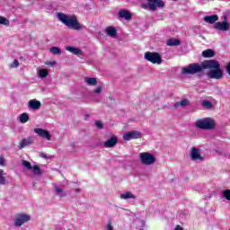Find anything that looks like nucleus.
Here are the masks:
<instances>
[{
	"label": "nucleus",
	"mask_w": 230,
	"mask_h": 230,
	"mask_svg": "<svg viewBox=\"0 0 230 230\" xmlns=\"http://www.w3.org/2000/svg\"><path fill=\"white\" fill-rule=\"evenodd\" d=\"M204 69H208L207 76L210 80H222L224 78V70L220 66V62L209 59L203 61Z\"/></svg>",
	"instance_id": "obj_1"
},
{
	"label": "nucleus",
	"mask_w": 230,
	"mask_h": 230,
	"mask_svg": "<svg viewBox=\"0 0 230 230\" xmlns=\"http://www.w3.org/2000/svg\"><path fill=\"white\" fill-rule=\"evenodd\" d=\"M58 19L62 22V24H65V26L70 30L80 31V30L84 29V25L78 22L75 16L68 15L64 13H58Z\"/></svg>",
	"instance_id": "obj_2"
},
{
	"label": "nucleus",
	"mask_w": 230,
	"mask_h": 230,
	"mask_svg": "<svg viewBox=\"0 0 230 230\" xmlns=\"http://www.w3.org/2000/svg\"><path fill=\"white\" fill-rule=\"evenodd\" d=\"M195 127L200 130H214L217 122L210 118L199 119L195 122Z\"/></svg>",
	"instance_id": "obj_3"
},
{
	"label": "nucleus",
	"mask_w": 230,
	"mask_h": 230,
	"mask_svg": "<svg viewBox=\"0 0 230 230\" xmlns=\"http://www.w3.org/2000/svg\"><path fill=\"white\" fill-rule=\"evenodd\" d=\"M204 69H206L204 68V61L201 64L192 63L181 68V75H197V73H202Z\"/></svg>",
	"instance_id": "obj_4"
},
{
	"label": "nucleus",
	"mask_w": 230,
	"mask_h": 230,
	"mask_svg": "<svg viewBox=\"0 0 230 230\" xmlns=\"http://www.w3.org/2000/svg\"><path fill=\"white\" fill-rule=\"evenodd\" d=\"M148 4H143L142 8L155 12L157 8H164V1L163 0H146Z\"/></svg>",
	"instance_id": "obj_5"
},
{
	"label": "nucleus",
	"mask_w": 230,
	"mask_h": 230,
	"mask_svg": "<svg viewBox=\"0 0 230 230\" xmlns=\"http://www.w3.org/2000/svg\"><path fill=\"white\" fill-rule=\"evenodd\" d=\"M140 163L145 164L146 166H152V164H155V156L152 155V153L144 152L139 154Z\"/></svg>",
	"instance_id": "obj_6"
},
{
	"label": "nucleus",
	"mask_w": 230,
	"mask_h": 230,
	"mask_svg": "<svg viewBox=\"0 0 230 230\" xmlns=\"http://www.w3.org/2000/svg\"><path fill=\"white\" fill-rule=\"evenodd\" d=\"M144 58H146V60H147L148 62H151V64H158V66L163 64L161 54L157 52H146L144 55Z\"/></svg>",
	"instance_id": "obj_7"
},
{
	"label": "nucleus",
	"mask_w": 230,
	"mask_h": 230,
	"mask_svg": "<svg viewBox=\"0 0 230 230\" xmlns=\"http://www.w3.org/2000/svg\"><path fill=\"white\" fill-rule=\"evenodd\" d=\"M22 164L24 168H26V170H29V172H32L34 177H40V175H42V170H40V166H32L31 163L26 160H22Z\"/></svg>",
	"instance_id": "obj_8"
},
{
	"label": "nucleus",
	"mask_w": 230,
	"mask_h": 230,
	"mask_svg": "<svg viewBox=\"0 0 230 230\" xmlns=\"http://www.w3.org/2000/svg\"><path fill=\"white\" fill-rule=\"evenodd\" d=\"M30 220H31V216L25 213H20L14 219V226L15 227H21V226L26 224V222H30Z\"/></svg>",
	"instance_id": "obj_9"
},
{
	"label": "nucleus",
	"mask_w": 230,
	"mask_h": 230,
	"mask_svg": "<svg viewBox=\"0 0 230 230\" xmlns=\"http://www.w3.org/2000/svg\"><path fill=\"white\" fill-rule=\"evenodd\" d=\"M214 30L217 31H229L230 30V24L229 22L227 21H223V22H217L213 25Z\"/></svg>",
	"instance_id": "obj_10"
},
{
	"label": "nucleus",
	"mask_w": 230,
	"mask_h": 230,
	"mask_svg": "<svg viewBox=\"0 0 230 230\" xmlns=\"http://www.w3.org/2000/svg\"><path fill=\"white\" fill-rule=\"evenodd\" d=\"M190 158L191 161H204V156L200 154V149L197 147L190 148Z\"/></svg>",
	"instance_id": "obj_11"
},
{
	"label": "nucleus",
	"mask_w": 230,
	"mask_h": 230,
	"mask_svg": "<svg viewBox=\"0 0 230 230\" xmlns=\"http://www.w3.org/2000/svg\"><path fill=\"white\" fill-rule=\"evenodd\" d=\"M143 134L139 131H129L123 135L124 141H130L132 139H141Z\"/></svg>",
	"instance_id": "obj_12"
},
{
	"label": "nucleus",
	"mask_w": 230,
	"mask_h": 230,
	"mask_svg": "<svg viewBox=\"0 0 230 230\" xmlns=\"http://www.w3.org/2000/svg\"><path fill=\"white\" fill-rule=\"evenodd\" d=\"M34 132L40 137H43V139H48V141H51V134H49V131H48V129L36 128H34Z\"/></svg>",
	"instance_id": "obj_13"
},
{
	"label": "nucleus",
	"mask_w": 230,
	"mask_h": 230,
	"mask_svg": "<svg viewBox=\"0 0 230 230\" xmlns=\"http://www.w3.org/2000/svg\"><path fill=\"white\" fill-rule=\"evenodd\" d=\"M118 145V137L112 135L110 139L103 143L104 148H114V146Z\"/></svg>",
	"instance_id": "obj_14"
},
{
	"label": "nucleus",
	"mask_w": 230,
	"mask_h": 230,
	"mask_svg": "<svg viewBox=\"0 0 230 230\" xmlns=\"http://www.w3.org/2000/svg\"><path fill=\"white\" fill-rule=\"evenodd\" d=\"M118 15L120 19H125L126 21H130L132 19V13L128 10H120Z\"/></svg>",
	"instance_id": "obj_15"
},
{
	"label": "nucleus",
	"mask_w": 230,
	"mask_h": 230,
	"mask_svg": "<svg viewBox=\"0 0 230 230\" xmlns=\"http://www.w3.org/2000/svg\"><path fill=\"white\" fill-rule=\"evenodd\" d=\"M42 107V103L40 101L35 99L29 101V109H32L33 111H39Z\"/></svg>",
	"instance_id": "obj_16"
},
{
	"label": "nucleus",
	"mask_w": 230,
	"mask_h": 230,
	"mask_svg": "<svg viewBox=\"0 0 230 230\" xmlns=\"http://www.w3.org/2000/svg\"><path fill=\"white\" fill-rule=\"evenodd\" d=\"M34 141L35 139L33 137H28L27 138L22 140L19 148H25V146H30V145H31Z\"/></svg>",
	"instance_id": "obj_17"
},
{
	"label": "nucleus",
	"mask_w": 230,
	"mask_h": 230,
	"mask_svg": "<svg viewBox=\"0 0 230 230\" xmlns=\"http://www.w3.org/2000/svg\"><path fill=\"white\" fill-rule=\"evenodd\" d=\"M105 32L109 37H111V39H116V37H118V31H116V28L112 26L107 27Z\"/></svg>",
	"instance_id": "obj_18"
},
{
	"label": "nucleus",
	"mask_w": 230,
	"mask_h": 230,
	"mask_svg": "<svg viewBox=\"0 0 230 230\" xmlns=\"http://www.w3.org/2000/svg\"><path fill=\"white\" fill-rule=\"evenodd\" d=\"M203 20L205 21V22H208V24H215L217 21H218V15H207L203 18Z\"/></svg>",
	"instance_id": "obj_19"
},
{
	"label": "nucleus",
	"mask_w": 230,
	"mask_h": 230,
	"mask_svg": "<svg viewBox=\"0 0 230 230\" xmlns=\"http://www.w3.org/2000/svg\"><path fill=\"white\" fill-rule=\"evenodd\" d=\"M190 105V100L183 99L180 102H177L173 104L174 109H179V107H189Z\"/></svg>",
	"instance_id": "obj_20"
},
{
	"label": "nucleus",
	"mask_w": 230,
	"mask_h": 230,
	"mask_svg": "<svg viewBox=\"0 0 230 230\" xmlns=\"http://www.w3.org/2000/svg\"><path fill=\"white\" fill-rule=\"evenodd\" d=\"M8 178V174L4 172L3 169H0V184L1 186H4L6 184V179Z\"/></svg>",
	"instance_id": "obj_21"
},
{
	"label": "nucleus",
	"mask_w": 230,
	"mask_h": 230,
	"mask_svg": "<svg viewBox=\"0 0 230 230\" xmlns=\"http://www.w3.org/2000/svg\"><path fill=\"white\" fill-rule=\"evenodd\" d=\"M66 51L73 53V55H82V50L75 47H66Z\"/></svg>",
	"instance_id": "obj_22"
},
{
	"label": "nucleus",
	"mask_w": 230,
	"mask_h": 230,
	"mask_svg": "<svg viewBox=\"0 0 230 230\" xmlns=\"http://www.w3.org/2000/svg\"><path fill=\"white\" fill-rule=\"evenodd\" d=\"M214 56L215 51H213L211 49H206L202 52V57H204V58H212Z\"/></svg>",
	"instance_id": "obj_23"
},
{
	"label": "nucleus",
	"mask_w": 230,
	"mask_h": 230,
	"mask_svg": "<svg viewBox=\"0 0 230 230\" xmlns=\"http://www.w3.org/2000/svg\"><path fill=\"white\" fill-rule=\"evenodd\" d=\"M166 45L170 47L181 46V40L170 39L166 41Z\"/></svg>",
	"instance_id": "obj_24"
},
{
	"label": "nucleus",
	"mask_w": 230,
	"mask_h": 230,
	"mask_svg": "<svg viewBox=\"0 0 230 230\" xmlns=\"http://www.w3.org/2000/svg\"><path fill=\"white\" fill-rule=\"evenodd\" d=\"M84 82L88 85H97L98 84V80H96L95 77H85Z\"/></svg>",
	"instance_id": "obj_25"
},
{
	"label": "nucleus",
	"mask_w": 230,
	"mask_h": 230,
	"mask_svg": "<svg viewBox=\"0 0 230 230\" xmlns=\"http://www.w3.org/2000/svg\"><path fill=\"white\" fill-rule=\"evenodd\" d=\"M120 199H122L123 200H127L128 199H136V195H134L130 191H128L126 193L120 194Z\"/></svg>",
	"instance_id": "obj_26"
},
{
	"label": "nucleus",
	"mask_w": 230,
	"mask_h": 230,
	"mask_svg": "<svg viewBox=\"0 0 230 230\" xmlns=\"http://www.w3.org/2000/svg\"><path fill=\"white\" fill-rule=\"evenodd\" d=\"M56 194L60 197V199H64V197H66V194L64 192V189L59 188L58 186H55L54 187Z\"/></svg>",
	"instance_id": "obj_27"
},
{
	"label": "nucleus",
	"mask_w": 230,
	"mask_h": 230,
	"mask_svg": "<svg viewBox=\"0 0 230 230\" xmlns=\"http://www.w3.org/2000/svg\"><path fill=\"white\" fill-rule=\"evenodd\" d=\"M20 121L22 123H28V121H30V116L28 115V113H22L20 115Z\"/></svg>",
	"instance_id": "obj_28"
},
{
	"label": "nucleus",
	"mask_w": 230,
	"mask_h": 230,
	"mask_svg": "<svg viewBox=\"0 0 230 230\" xmlns=\"http://www.w3.org/2000/svg\"><path fill=\"white\" fill-rule=\"evenodd\" d=\"M202 107L205 109L211 110L213 109V103L210 101L205 100L202 102Z\"/></svg>",
	"instance_id": "obj_29"
},
{
	"label": "nucleus",
	"mask_w": 230,
	"mask_h": 230,
	"mask_svg": "<svg viewBox=\"0 0 230 230\" xmlns=\"http://www.w3.org/2000/svg\"><path fill=\"white\" fill-rule=\"evenodd\" d=\"M49 51L52 53V55H62V50L58 47L50 48Z\"/></svg>",
	"instance_id": "obj_30"
},
{
	"label": "nucleus",
	"mask_w": 230,
	"mask_h": 230,
	"mask_svg": "<svg viewBox=\"0 0 230 230\" xmlns=\"http://www.w3.org/2000/svg\"><path fill=\"white\" fill-rule=\"evenodd\" d=\"M39 75L40 78H46L49 75V72L47 69H40Z\"/></svg>",
	"instance_id": "obj_31"
},
{
	"label": "nucleus",
	"mask_w": 230,
	"mask_h": 230,
	"mask_svg": "<svg viewBox=\"0 0 230 230\" xmlns=\"http://www.w3.org/2000/svg\"><path fill=\"white\" fill-rule=\"evenodd\" d=\"M0 24H3L4 26H10V21L5 17L0 16Z\"/></svg>",
	"instance_id": "obj_32"
},
{
	"label": "nucleus",
	"mask_w": 230,
	"mask_h": 230,
	"mask_svg": "<svg viewBox=\"0 0 230 230\" xmlns=\"http://www.w3.org/2000/svg\"><path fill=\"white\" fill-rule=\"evenodd\" d=\"M19 66V60L14 59L13 61V63L11 65H9V67H11V69H15Z\"/></svg>",
	"instance_id": "obj_33"
},
{
	"label": "nucleus",
	"mask_w": 230,
	"mask_h": 230,
	"mask_svg": "<svg viewBox=\"0 0 230 230\" xmlns=\"http://www.w3.org/2000/svg\"><path fill=\"white\" fill-rule=\"evenodd\" d=\"M223 196L226 200H230V190H226L223 191Z\"/></svg>",
	"instance_id": "obj_34"
},
{
	"label": "nucleus",
	"mask_w": 230,
	"mask_h": 230,
	"mask_svg": "<svg viewBox=\"0 0 230 230\" xmlns=\"http://www.w3.org/2000/svg\"><path fill=\"white\" fill-rule=\"evenodd\" d=\"M95 127H97L100 130H102L103 128V122H102V120H96Z\"/></svg>",
	"instance_id": "obj_35"
},
{
	"label": "nucleus",
	"mask_w": 230,
	"mask_h": 230,
	"mask_svg": "<svg viewBox=\"0 0 230 230\" xmlns=\"http://www.w3.org/2000/svg\"><path fill=\"white\" fill-rule=\"evenodd\" d=\"M106 230H114V226H112V221H111V219L108 220Z\"/></svg>",
	"instance_id": "obj_36"
},
{
	"label": "nucleus",
	"mask_w": 230,
	"mask_h": 230,
	"mask_svg": "<svg viewBox=\"0 0 230 230\" xmlns=\"http://www.w3.org/2000/svg\"><path fill=\"white\" fill-rule=\"evenodd\" d=\"M102 91H103V88H102V86H98V87L94 90V93H95V94H102Z\"/></svg>",
	"instance_id": "obj_37"
},
{
	"label": "nucleus",
	"mask_w": 230,
	"mask_h": 230,
	"mask_svg": "<svg viewBox=\"0 0 230 230\" xmlns=\"http://www.w3.org/2000/svg\"><path fill=\"white\" fill-rule=\"evenodd\" d=\"M46 66H57V61H47Z\"/></svg>",
	"instance_id": "obj_38"
},
{
	"label": "nucleus",
	"mask_w": 230,
	"mask_h": 230,
	"mask_svg": "<svg viewBox=\"0 0 230 230\" xmlns=\"http://www.w3.org/2000/svg\"><path fill=\"white\" fill-rule=\"evenodd\" d=\"M226 71L227 75H229V76H230V62L226 65Z\"/></svg>",
	"instance_id": "obj_39"
},
{
	"label": "nucleus",
	"mask_w": 230,
	"mask_h": 230,
	"mask_svg": "<svg viewBox=\"0 0 230 230\" xmlns=\"http://www.w3.org/2000/svg\"><path fill=\"white\" fill-rule=\"evenodd\" d=\"M4 165V159L0 157V166Z\"/></svg>",
	"instance_id": "obj_40"
},
{
	"label": "nucleus",
	"mask_w": 230,
	"mask_h": 230,
	"mask_svg": "<svg viewBox=\"0 0 230 230\" xmlns=\"http://www.w3.org/2000/svg\"><path fill=\"white\" fill-rule=\"evenodd\" d=\"M174 230H184V229L182 228V226L177 225V226H175Z\"/></svg>",
	"instance_id": "obj_41"
},
{
	"label": "nucleus",
	"mask_w": 230,
	"mask_h": 230,
	"mask_svg": "<svg viewBox=\"0 0 230 230\" xmlns=\"http://www.w3.org/2000/svg\"><path fill=\"white\" fill-rule=\"evenodd\" d=\"M41 157H43V159H48V155H46V154H41Z\"/></svg>",
	"instance_id": "obj_42"
},
{
	"label": "nucleus",
	"mask_w": 230,
	"mask_h": 230,
	"mask_svg": "<svg viewBox=\"0 0 230 230\" xmlns=\"http://www.w3.org/2000/svg\"><path fill=\"white\" fill-rule=\"evenodd\" d=\"M224 21H227V15L224 16Z\"/></svg>",
	"instance_id": "obj_43"
},
{
	"label": "nucleus",
	"mask_w": 230,
	"mask_h": 230,
	"mask_svg": "<svg viewBox=\"0 0 230 230\" xmlns=\"http://www.w3.org/2000/svg\"><path fill=\"white\" fill-rule=\"evenodd\" d=\"M33 188H35V182L32 183Z\"/></svg>",
	"instance_id": "obj_44"
},
{
	"label": "nucleus",
	"mask_w": 230,
	"mask_h": 230,
	"mask_svg": "<svg viewBox=\"0 0 230 230\" xmlns=\"http://www.w3.org/2000/svg\"><path fill=\"white\" fill-rule=\"evenodd\" d=\"M76 192L80 191V189L75 190Z\"/></svg>",
	"instance_id": "obj_45"
},
{
	"label": "nucleus",
	"mask_w": 230,
	"mask_h": 230,
	"mask_svg": "<svg viewBox=\"0 0 230 230\" xmlns=\"http://www.w3.org/2000/svg\"><path fill=\"white\" fill-rule=\"evenodd\" d=\"M172 1H177V0H172Z\"/></svg>",
	"instance_id": "obj_46"
},
{
	"label": "nucleus",
	"mask_w": 230,
	"mask_h": 230,
	"mask_svg": "<svg viewBox=\"0 0 230 230\" xmlns=\"http://www.w3.org/2000/svg\"><path fill=\"white\" fill-rule=\"evenodd\" d=\"M140 230H143V229H140Z\"/></svg>",
	"instance_id": "obj_47"
}]
</instances>
